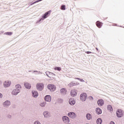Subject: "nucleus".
<instances>
[{
	"instance_id": "nucleus-3",
	"label": "nucleus",
	"mask_w": 124,
	"mask_h": 124,
	"mask_svg": "<svg viewBox=\"0 0 124 124\" xmlns=\"http://www.w3.org/2000/svg\"><path fill=\"white\" fill-rule=\"evenodd\" d=\"M36 88L38 91L41 92V91H43V89H44V83L42 82L37 83Z\"/></svg>"
},
{
	"instance_id": "nucleus-9",
	"label": "nucleus",
	"mask_w": 124,
	"mask_h": 124,
	"mask_svg": "<svg viewBox=\"0 0 124 124\" xmlns=\"http://www.w3.org/2000/svg\"><path fill=\"white\" fill-rule=\"evenodd\" d=\"M43 115L44 116V118H50L51 117V113L48 111H46L43 112Z\"/></svg>"
},
{
	"instance_id": "nucleus-11",
	"label": "nucleus",
	"mask_w": 124,
	"mask_h": 124,
	"mask_svg": "<svg viewBox=\"0 0 124 124\" xmlns=\"http://www.w3.org/2000/svg\"><path fill=\"white\" fill-rule=\"evenodd\" d=\"M4 88H8V87H10V85H11V81H5L3 83Z\"/></svg>"
},
{
	"instance_id": "nucleus-45",
	"label": "nucleus",
	"mask_w": 124,
	"mask_h": 124,
	"mask_svg": "<svg viewBox=\"0 0 124 124\" xmlns=\"http://www.w3.org/2000/svg\"><path fill=\"white\" fill-rule=\"evenodd\" d=\"M95 49L97 50V51H98V48L97 47H96Z\"/></svg>"
},
{
	"instance_id": "nucleus-43",
	"label": "nucleus",
	"mask_w": 124,
	"mask_h": 124,
	"mask_svg": "<svg viewBox=\"0 0 124 124\" xmlns=\"http://www.w3.org/2000/svg\"><path fill=\"white\" fill-rule=\"evenodd\" d=\"M1 84H2V81H1V80H0V86H1Z\"/></svg>"
},
{
	"instance_id": "nucleus-41",
	"label": "nucleus",
	"mask_w": 124,
	"mask_h": 124,
	"mask_svg": "<svg viewBox=\"0 0 124 124\" xmlns=\"http://www.w3.org/2000/svg\"><path fill=\"white\" fill-rule=\"evenodd\" d=\"M53 74V73L49 72V76H52Z\"/></svg>"
},
{
	"instance_id": "nucleus-33",
	"label": "nucleus",
	"mask_w": 124,
	"mask_h": 124,
	"mask_svg": "<svg viewBox=\"0 0 124 124\" xmlns=\"http://www.w3.org/2000/svg\"><path fill=\"white\" fill-rule=\"evenodd\" d=\"M89 98L90 99V100H93V97L92 96H89Z\"/></svg>"
},
{
	"instance_id": "nucleus-26",
	"label": "nucleus",
	"mask_w": 124,
	"mask_h": 124,
	"mask_svg": "<svg viewBox=\"0 0 124 124\" xmlns=\"http://www.w3.org/2000/svg\"><path fill=\"white\" fill-rule=\"evenodd\" d=\"M12 32H6L4 33V34H6V35H12Z\"/></svg>"
},
{
	"instance_id": "nucleus-44",
	"label": "nucleus",
	"mask_w": 124,
	"mask_h": 124,
	"mask_svg": "<svg viewBox=\"0 0 124 124\" xmlns=\"http://www.w3.org/2000/svg\"><path fill=\"white\" fill-rule=\"evenodd\" d=\"M51 76H55V74L52 73V75H51Z\"/></svg>"
},
{
	"instance_id": "nucleus-30",
	"label": "nucleus",
	"mask_w": 124,
	"mask_h": 124,
	"mask_svg": "<svg viewBox=\"0 0 124 124\" xmlns=\"http://www.w3.org/2000/svg\"><path fill=\"white\" fill-rule=\"evenodd\" d=\"M49 73H50V72H49V71L46 72V76H47V77H48V78H51V77H50V76H49V75H50Z\"/></svg>"
},
{
	"instance_id": "nucleus-8",
	"label": "nucleus",
	"mask_w": 124,
	"mask_h": 124,
	"mask_svg": "<svg viewBox=\"0 0 124 124\" xmlns=\"http://www.w3.org/2000/svg\"><path fill=\"white\" fill-rule=\"evenodd\" d=\"M80 98L82 101H86L87 99V93H83L80 94Z\"/></svg>"
},
{
	"instance_id": "nucleus-27",
	"label": "nucleus",
	"mask_w": 124,
	"mask_h": 124,
	"mask_svg": "<svg viewBox=\"0 0 124 124\" xmlns=\"http://www.w3.org/2000/svg\"><path fill=\"white\" fill-rule=\"evenodd\" d=\"M36 72L35 74L36 75H37L38 74H42V72H38V71H33V73Z\"/></svg>"
},
{
	"instance_id": "nucleus-19",
	"label": "nucleus",
	"mask_w": 124,
	"mask_h": 124,
	"mask_svg": "<svg viewBox=\"0 0 124 124\" xmlns=\"http://www.w3.org/2000/svg\"><path fill=\"white\" fill-rule=\"evenodd\" d=\"M69 103L70 105H74L76 103V101L74 100V99L71 98L69 101Z\"/></svg>"
},
{
	"instance_id": "nucleus-38",
	"label": "nucleus",
	"mask_w": 124,
	"mask_h": 124,
	"mask_svg": "<svg viewBox=\"0 0 124 124\" xmlns=\"http://www.w3.org/2000/svg\"><path fill=\"white\" fill-rule=\"evenodd\" d=\"M7 117H8V119H11V115L9 114Z\"/></svg>"
},
{
	"instance_id": "nucleus-10",
	"label": "nucleus",
	"mask_w": 124,
	"mask_h": 124,
	"mask_svg": "<svg viewBox=\"0 0 124 124\" xmlns=\"http://www.w3.org/2000/svg\"><path fill=\"white\" fill-rule=\"evenodd\" d=\"M3 105L4 107H8L11 105V102L9 100H6L3 103Z\"/></svg>"
},
{
	"instance_id": "nucleus-22",
	"label": "nucleus",
	"mask_w": 124,
	"mask_h": 124,
	"mask_svg": "<svg viewBox=\"0 0 124 124\" xmlns=\"http://www.w3.org/2000/svg\"><path fill=\"white\" fill-rule=\"evenodd\" d=\"M108 110H109V112L112 113L113 112V107L110 105H108L107 106Z\"/></svg>"
},
{
	"instance_id": "nucleus-35",
	"label": "nucleus",
	"mask_w": 124,
	"mask_h": 124,
	"mask_svg": "<svg viewBox=\"0 0 124 124\" xmlns=\"http://www.w3.org/2000/svg\"><path fill=\"white\" fill-rule=\"evenodd\" d=\"M79 81L80 82H85V80H84V79H82V78H80L79 79Z\"/></svg>"
},
{
	"instance_id": "nucleus-4",
	"label": "nucleus",
	"mask_w": 124,
	"mask_h": 124,
	"mask_svg": "<svg viewBox=\"0 0 124 124\" xmlns=\"http://www.w3.org/2000/svg\"><path fill=\"white\" fill-rule=\"evenodd\" d=\"M47 88L48 90L50 91V92H55L56 91V89H57V87H56V86L54 84H48Z\"/></svg>"
},
{
	"instance_id": "nucleus-5",
	"label": "nucleus",
	"mask_w": 124,
	"mask_h": 124,
	"mask_svg": "<svg viewBox=\"0 0 124 124\" xmlns=\"http://www.w3.org/2000/svg\"><path fill=\"white\" fill-rule=\"evenodd\" d=\"M123 115L124 113L123 112V110L121 109H119L117 110L116 116L118 118H122Z\"/></svg>"
},
{
	"instance_id": "nucleus-7",
	"label": "nucleus",
	"mask_w": 124,
	"mask_h": 124,
	"mask_svg": "<svg viewBox=\"0 0 124 124\" xmlns=\"http://www.w3.org/2000/svg\"><path fill=\"white\" fill-rule=\"evenodd\" d=\"M68 116L69 117V118H71V119H76V114L75 112H70L68 113Z\"/></svg>"
},
{
	"instance_id": "nucleus-40",
	"label": "nucleus",
	"mask_w": 124,
	"mask_h": 124,
	"mask_svg": "<svg viewBox=\"0 0 124 124\" xmlns=\"http://www.w3.org/2000/svg\"><path fill=\"white\" fill-rule=\"evenodd\" d=\"M2 97V94L0 93V98H1Z\"/></svg>"
},
{
	"instance_id": "nucleus-39",
	"label": "nucleus",
	"mask_w": 124,
	"mask_h": 124,
	"mask_svg": "<svg viewBox=\"0 0 124 124\" xmlns=\"http://www.w3.org/2000/svg\"><path fill=\"white\" fill-rule=\"evenodd\" d=\"M42 0H37V1H36V2H39V1H42Z\"/></svg>"
},
{
	"instance_id": "nucleus-28",
	"label": "nucleus",
	"mask_w": 124,
	"mask_h": 124,
	"mask_svg": "<svg viewBox=\"0 0 124 124\" xmlns=\"http://www.w3.org/2000/svg\"><path fill=\"white\" fill-rule=\"evenodd\" d=\"M45 105H46V102H42L40 104V106H41V107H45Z\"/></svg>"
},
{
	"instance_id": "nucleus-47",
	"label": "nucleus",
	"mask_w": 124,
	"mask_h": 124,
	"mask_svg": "<svg viewBox=\"0 0 124 124\" xmlns=\"http://www.w3.org/2000/svg\"><path fill=\"white\" fill-rule=\"evenodd\" d=\"M115 26H117V24H115Z\"/></svg>"
},
{
	"instance_id": "nucleus-29",
	"label": "nucleus",
	"mask_w": 124,
	"mask_h": 124,
	"mask_svg": "<svg viewBox=\"0 0 124 124\" xmlns=\"http://www.w3.org/2000/svg\"><path fill=\"white\" fill-rule=\"evenodd\" d=\"M58 101L59 103H62V102H63V99L62 98H59Z\"/></svg>"
},
{
	"instance_id": "nucleus-23",
	"label": "nucleus",
	"mask_w": 124,
	"mask_h": 124,
	"mask_svg": "<svg viewBox=\"0 0 124 124\" xmlns=\"http://www.w3.org/2000/svg\"><path fill=\"white\" fill-rule=\"evenodd\" d=\"M77 85H79V83H76L73 82H72L70 84H69V86H70V87H73V86H77Z\"/></svg>"
},
{
	"instance_id": "nucleus-42",
	"label": "nucleus",
	"mask_w": 124,
	"mask_h": 124,
	"mask_svg": "<svg viewBox=\"0 0 124 124\" xmlns=\"http://www.w3.org/2000/svg\"><path fill=\"white\" fill-rule=\"evenodd\" d=\"M75 79H77V80H80V78H75Z\"/></svg>"
},
{
	"instance_id": "nucleus-15",
	"label": "nucleus",
	"mask_w": 124,
	"mask_h": 124,
	"mask_svg": "<svg viewBox=\"0 0 124 124\" xmlns=\"http://www.w3.org/2000/svg\"><path fill=\"white\" fill-rule=\"evenodd\" d=\"M32 95L33 97H35V98H36V97H37V96H38V92H37V91H32Z\"/></svg>"
},
{
	"instance_id": "nucleus-6",
	"label": "nucleus",
	"mask_w": 124,
	"mask_h": 124,
	"mask_svg": "<svg viewBox=\"0 0 124 124\" xmlns=\"http://www.w3.org/2000/svg\"><path fill=\"white\" fill-rule=\"evenodd\" d=\"M62 120L65 124H69L70 123V120L69 118L66 116H63L62 117Z\"/></svg>"
},
{
	"instance_id": "nucleus-16",
	"label": "nucleus",
	"mask_w": 124,
	"mask_h": 124,
	"mask_svg": "<svg viewBox=\"0 0 124 124\" xmlns=\"http://www.w3.org/2000/svg\"><path fill=\"white\" fill-rule=\"evenodd\" d=\"M102 25H103V23L99 21H97L96 22V25L99 29H100L102 27Z\"/></svg>"
},
{
	"instance_id": "nucleus-37",
	"label": "nucleus",
	"mask_w": 124,
	"mask_h": 124,
	"mask_svg": "<svg viewBox=\"0 0 124 124\" xmlns=\"http://www.w3.org/2000/svg\"><path fill=\"white\" fill-rule=\"evenodd\" d=\"M109 124H115V122H114L113 121H111Z\"/></svg>"
},
{
	"instance_id": "nucleus-25",
	"label": "nucleus",
	"mask_w": 124,
	"mask_h": 124,
	"mask_svg": "<svg viewBox=\"0 0 124 124\" xmlns=\"http://www.w3.org/2000/svg\"><path fill=\"white\" fill-rule=\"evenodd\" d=\"M54 69L55 70H57L58 71H61L62 70V68H61V67H55Z\"/></svg>"
},
{
	"instance_id": "nucleus-1",
	"label": "nucleus",
	"mask_w": 124,
	"mask_h": 124,
	"mask_svg": "<svg viewBox=\"0 0 124 124\" xmlns=\"http://www.w3.org/2000/svg\"><path fill=\"white\" fill-rule=\"evenodd\" d=\"M15 89L12 92V95H17L21 92L22 86L20 84H16L15 86Z\"/></svg>"
},
{
	"instance_id": "nucleus-2",
	"label": "nucleus",
	"mask_w": 124,
	"mask_h": 124,
	"mask_svg": "<svg viewBox=\"0 0 124 124\" xmlns=\"http://www.w3.org/2000/svg\"><path fill=\"white\" fill-rule=\"evenodd\" d=\"M51 12H52V11L49 10L46 12V13H45L44 15L42 16V18H40L39 20H38L37 23L42 22V21H43L44 19H46V18H47L51 14Z\"/></svg>"
},
{
	"instance_id": "nucleus-14",
	"label": "nucleus",
	"mask_w": 124,
	"mask_h": 124,
	"mask_svg": "<svg viewBox=\"0 0 124 124\" xmlns=\"http://www.w3.org/2000/svg\"><path fill=\"white\" fill-rule=\"evenodd\" d=\"M24 86L25 87L26 89H27L28 90H30V89L31 88V84L28 82L24 83Z\"/></svg>"
},
{
	"instance_id": "nucleus-20",
	"label": "nucleus",
	"mask_w": 124,
	"mask_h": 124,
	"mask_svg": "<svg viewBox=\"0 0 124 124\" xmlns=\"http://www.w3.org/2000/svg\"><path fill=\"white\" fill-rule=\"evenodd\" d=\"M86 117L88 121H90V120H92V114H91V113H87Z\"/></svg>"
},
{
	"instance_id": "nucleus-36",
	"label": "nucleus",
	"mask_w": 124,
	"mask_h": 124,
	"mask_svg": "<svg viewBox=\"0 0 124 124\" xmlns=\"http://www.w3.org/2000/svg\"><path fill=\"white\" fill-rule=\"evenodd\" d=\"M35 3H37L36 1H34V2L31 4V5H33V4H34Z\"/></svg>"
},
{
	"instance_id": "nucleus-46",
	"label": "nucleus",
	"mask_w": 124,
	"mask_h": 124,
	"mask_svg": "<svg viewBox=\"0 0 124 124\" xmlns=\"http://www.w3.org/2000/svg\"><path fill=\"white\" fill-rule=\"evenodd\" d=\"M29 72H31V71H29Z\"/></svg>"
},
{
	"instance_id": "nucleus-34",
	"label": "nucleus",
	"mask_w": 124,
	"mask_h": 124,
	"mask_svg": "<svg viewBox=\"0 0 124 124\" xmlns=\"http://www.w3.org/2000/svg\"><path fill=\"white\" fill-rule=\"evenodd\" d=\"M85 53H86V54H88L93 53V52H92L91 51H86Z\"/></svg>"
},
{
	"instance_id": "nucleus-32",
	"label": "nucleus",
	"mask_w": 124,
	"mask_h": 124,
	"mask_svg": "<svg viewBox=\"0 0 124 124\" xmlns=\"http://www.w3.org/2000/svg\"><path fill=\"white\" fill-rule=\"evenodd\" d=\"M34 124H41V123H40V122L38 121H35V122H34Z\"/></svg>"
},
{
	"instance_id": "nucleus-21",
	"label": "nucleus",
	"mask_w": 124,
	"mask_h": 124,
	"mask_svg": "<svg viewBox=\"0 0 124 124\" xmlns=\"http://www.w3.org/2000/svg\"><path fill=\"white\" fill-rule=\"evenodd\" d=\"M71 96H76L77 95V93H76V91L75 90H72L71 91Z\"/></svg>"
},
{
	"instance_id": "nucleus-24",
	"label": "nucleus",
	"mask_w": 124,
	"mask_h": 124,
	"mask_svg": "<svg viewBox=\"0 0 124 124\" xmlns=\"http://www.w3.org/2000/svg\"><path fill=\"white\" fill-rule=\"evenodd\" d=\"M97 124H102V119L101 118H98L96 120Z\"/></svg>"
},
{
	"instance_id": "nucleus-18",
	"label": "nucleus",
	"mask_w": 124,
	"mask_h": 124,
	"mask_svg": "<svg viewBox=\"0 0 124 124\" xmlns=\"http://www.w3.org/2000/svg\"><path fill=\"white\" fill-rule=\"evenodd\" d=\"M60 92L62 93V94H63V95L66 94V89L65 88L61 89L60 90Z\"/></svg>"
},
{
	"instance_id": "nucleus-31",
	"label": "nucleus",
	"mask_w": 124,
	"mask_h": 124,
	"mask_svg": "<svg viewBox=\"0 0 124 124\" xmlns=\"http://www.w3.org/2000/svg\"><path fill=\"white\" fill-rule=\"evenodd\" d=\"M61 9L62 10H64L65 9V5H62L61 6Z\"/></svg>"
},
{
	"instance_id": "nucleus-13",
	"label": "nucleus",
	"mask_w": 124,
	"mask_h": 124,
	"mask_svg": "<svg viewBox=\"0 0 124 124\" xmlns=\"http://www.w3.org/2000/svg\"><path fill=\"white\" fill-rule=\"evenodd\" d=\"M51 95H46L45 96V100L47 102H51Z\"/></svg>"
},
{
	"instance_id": "nucleus-48",
	"label": "nucleus",
	"mask_w": 124,
	"mask_h": 124,
	"mask_svg": "<svg viewBox=\"0 0 124 124\" xmlns=\"http://www.w3.org/2000/svg\"><path fill=\"white\" fill-rule=\"evenodd\" d=\"M120 27H121L122 28V26H120Z\"/></svg>"
},
{
	"instance_id": "nucleus-17",
	"label": "nucleus",
	"mask_w": 124,
	"mask_h": 124,
	"mask_svg": "<svg viewBox=\"0 0 124 124\" xmlns=\"http://www.w3.org/2000/svg\"><path fill=\"white\" fill-rule=\"evenodd\" d=\"M96 113L97 115H101V114H102V110L99 108H96Z\"/></svg>"
},
{
	"instance_id": "nucleus-12",
	"label": "nucleus",
	"mask_w": 124,
	"mask_h": 124,
	"mask_svg": "<svg viewBox=\"0 0 124 124\" xmlns=\"http://www.w3.org/2000/svg\"><path fill=\"white\" fill-rule=\"evenodd\" d=\"M97 104L99 106H103L104 105V101L102 99H100L97 101Z\"/></svg>"
}]
</instances>
